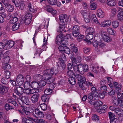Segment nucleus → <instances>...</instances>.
Wrapping results in <instances>:
<instances>
[{
	"label": "nucleus",
	"instance_id": "1",
	"mask_svg": "<svg viewBox=\"0 0 123 123\" xmlns=\"http://www.w3.org/2000/svg\"><path fill=\"white\" fill-rule=\"evenodd\" d=\"M58 68L56 67L50 69H47L45 70L43 72V76L40 74H36L35 76L36 79H41L43 77V79L46 80H48L51 78L53 75H55L58 72Z\"/></svg>",
	"mask_w": 123,
	"mask_h": 123
},
{
	"label": "nucleus",
	"instance_id": "2",
	"mask_svg": "<svg viewBox=\"0 0 123 123\" xmlns=\"http://www.w3.org/2000/svg\"><path fill=\"white\" fill-rule=\"evenodd\" d=\"M73 62V68L75 71L82 74L88 71V65L86 64L83 65L82 64L77 65L76 63Z\"/></svg>",
	"mask_w": 123,
	"mask_h": 123
},
{
	"label": "nucleus",
	"instance_id": "3",
	"mask_svg": "<svg viewBox=\"0 0 123 123\" xmlns=\"http://www.w3.org/2000/svg\"><path fill=\"white\" fill-rule=\"evenodd\" d=\"M3 43L5 45V48L6 49H11L14 45L15 43L13 41H8L6 39H4L3 40Z\"/></svg>",
	"mask_w": 123,
	"mask_h": 123
},
{
	"label": "nucleus",
	"instance_id": "4",
	"mask_svg": "<svg viewBox=\"0 0 123 123\" xmlns=\"http://www.w3.org/2000/svg\"><path fill=\"white\" fill-rule=\"evenodd\" d=\"M75 77L76 79L78 80V82L79 85L81 86L85 82L86 79L83 76L80 74H76Z\"/></svg>",
	"mask_w": 123,
	"mask_h": 123
},
{
	"label": "nucleus",
	"instance_id": "5",
	"mask_svg": "<svg viewBox=\"0 0 123 123\" xmlns=\"http://www.w3.org/2000/svg\"><path fill=\"white\" fill-rule=\"evenodd\" d=\"M34 112L36 115L34 114H33V117L36 118H42L44 117L43 113L40 111L38 107L36 108L34 110Z\"/></svg>",
	"mask_w": 123,
	"mask_h": 123
},
{
	"label": "nucleus",
	"instance_id": "6",
	"mask_svg": "<svg viewBox=\"0 0 123 123\" xmlns=\"http://www.w3.org/2000/svg\"><path fill=\"white\" fill-rule=\"evenodd\" d=\"M3 3L5 5L6 10L7 11L11 12L13 11L14 9L13 6L7 3L6 1L4 0L2 1Z\"/></svg>",
	"mask_w": 123,
	"mask_h": 123
},
{
	"label": "nucleus",
	"instance_id": "7",
	"mask_svg": "<svg viewBox=\"0 0 123 123\" xmlns=\"http://www.w3.org/2000/svg\"><path fill=\"white\" fill-rule=\"evenodd\" d=\"M24 89L23 88L20 86H17L14 89V92L19 96L22 95L24 93Z\"/></svg>",
	"mask_w": 123,
	"mask_h": 123
},
{
	"label": "nucleus",
	"instance_id": "8",
	"mask_svg": "<svg viewBox=\"0 0 123 123\" xmlns=\"http://www.w3.org/2000/svg\"><path fill=\"white\" fill-rule=\"evenodd\" d=\"M80 12L83 15L86 22L88 23L90 21V18L89 14L87 13L86 12L83 10H81Z\"/></svg>",
	"mask_w": 123,
	"mask_h": 123
},
{
	"label": "nucleus",
	"instance_id": "9",
	"mask_svg": "<svg viewBox=\"0 0 123 123\" xmlns=\"http://www.w3.org/2000/svg\"><path fill=\"white\" fill-rule=\"evenodd\" d=\"M80 28L78 25H75L73 28V35L76 37L80 33Z\"/></svg>",
	"mask_w": 123,
	"mask_h": 123
},
{
	"label": "nucleus",
	"instance_id": "10",
	"mask_svg": "<svg viewBox=\"0 0 123 123\" xmlns=\"http://www.w3.org/2000/svg\"><path fill=\"white\" fill-rule=\"evenodd\" d=\"M68 18L66 14L61 15L59 17L60 21L61 23L63 24L65 22L67 23Z\"/></svg>",
	"mask_w": 123,
	"mask_h": 123
},
{
	"label": "nucleus",
	"instance_id": "11",
	"mask_svg": "<svg viewBox=\"0 0 123 123\" xmlns=\"http://www.w3.org/2000/svg\"><path fill=\"white\" fill-rule=\"evenodd\" d=\"M39 94L36 93L33 94L31 98V99L32 103H35L38 101L39 97Z\"/></svg>",
	"mask_w": 123,
	"mask_h": 123
},
{
	"label": "nucleus",
	"instance_id": "12",
	"mask_svg": "<svg viewBox=\"0 0 123 123\" xmlns=\"http://www.w3.org/2000/svg\"><path fill=\"white\" fill-rule=\"evenodd\" d=\"M28 118V119H27L25 117H22V122L23 123H34L33 121L34 119L30 117Z\"/></svg>",
	"mask_w": 123,
	"mask_h": 123
},
{
	"label": "nucleus",
	"instance_id": "13",
	"mask_svg": "<svg viewBox=\"0 0 123 123\" xmlns=\"http://www.w3.org/2000/svg\"><path fill=\"white\" fill-rule=\"evenodd\" d=\"M16 81L18 85H21L24 81L23 76L21 74L18 75Z\"/></svg>",
	"mask_w": 123,
	"mask_h": 123
},
{
	"label": "nucleus",
	"instance_id": "14",
	"mask_svg": "<svg viewBox=\"0 0 123 123\" xmlns=\"http://www.w3.org/2000/svg\"><path fill=\"white\" fill-rule=\"evenodd\" d=\"M119 12L117 15V17L119 20H123V9L120 7L119 8Z\"/></svg>",
	"mask_w": 123,
	"mask_h": 123
},
{
	"label": "nucleus",
	"instance_id": "15",
	"mask_svg": "<svg viewBox=\"0 0 123 123\" xmlns=\"http://www.w3.org/2000/svg\"><path fill=\"white\" fill-rule=\"evenodd\" d=\"M71 59L72 62V64L73 65V62L76 63V62H80L81 60L82 59L81 57L77 55L76 57V58L74 56H72L71 57Z\"/></svg>",
	"mask_w": 123,
	"mask_h": 123
},
{
	"label": "nucleus",
	"instance_id": "16",
	"mask_svg": "<svg viewBox=\"0 0 123 123\" xmlns=\"http://www.w3.org/2000/svg\"><path fill=\"white\" fill-rule=\"evenodd\" d=\"M17 3L15 4V6L17 7H19V9L21 10H23L24 9L25 4L24 1L20 2L17 1Z\"/></svg>",
	"mask_w": 123,
	"mask_h": 123
},
{
	"label": "nucleus",
	"instance_id": "17",
	"mask_svg": "<svg viewBox=\"0 0 123 123\" xmlns=\"http://www.w3.org/2000/svg\"><path fill=\"white\" fill-rule=\"evenodd\" d=\"M63 37L62 33H60V34L56 37L55 41L56 44L58 45H60Z\"/></svg>",
	"mask_w": 123,
	"mask_h": 123
},
{
	"label": "nucleus",
	"instance_id": "18",
	"mask_svg": "<svg viewBox=\"0 0 123 123\" xmlns=\"http://www.w3.org/2000/svg\"><path fill=\"white\" fill-rule=\"evenodd\" d=\"M86 35L85 41L87 43L90 44L92 42L90 40H92L93 38V34H87Z\"/></svg>",
	"mask_w": 123,
	"mask_h": 123
},
{
	"label": "nucleus",
	"instance_id": "19",
	"mask_svg": "<svg viewBox=\"0 0 123 123\" xmlns=\"http://www.w3.org/2000/svg\"><path fill=\"white\" fill-rule=\"evenodd\" d=\"M70 48L73 53H74L76 55L78 54V49L74 44L72 43L70 45Z\"/></svg>",
	"mask_w": 123,
	"mask_h": 123
},
{
	"label": "nucleus",
	"instance_id": "20",
	"mask_svg": "<svg viewBox=\"0 0 123 123\" xmlns=\"http://www.w3.org/2000/svg\"><path fill=\"white\" fill-rule=\"evenodd\" d=\"M8 88L5 86H3L0 84V93L3 94L8 92Z\"/></svg>",
	"mask_w": 123,
	"mask_h": 123
},
{
	"label": "nucleus",
	"instance_id": "21",
	"mask_svg": "<svg viewBox=\"0 0 123 123\" xmlns=\"http://www.w3.org/2000/svg\"><path fill=\"white\" fill-rule=\"evenodd\" d=\"M27 6L29 10L31 12L34 13L37 11L36 9L33 7L30 3L28 2Z\"/></svg>",
	"mask_w": 123,
	"mask_h": 123
},
{
	"label": "nucleus",
	"instance_id": "22",
	"mask_svg": "<svg viewBox=\"0 0 123 123\" xmlns=\"http://www.w3.org/2000/svg\"><path fill=\"white\" fill-rule=\"evenodd\" d=\"M36 91L33 89H31L30 88L25 89L24 90V93L26 94L29 95L33 94L36 92Z\"/></svg>",
	"mask_w": 123,
	"mask_h": 123
},
{
	"label": "nucleus",
	"instance_id": "23",
	"mask_svg": "<svg viewBox=\"0 0 123 123\" xmlns=\"http://www.w3.org/2000/svg\"><path fill=\"white\" fill-rule=\"evenodd\" d=\"M65 26L64 25H61L57 28V31L60 33H62V31L64 32H65L66 31V30H65Z\"/></svg>",
	"mask_w": 123,
	"mask_h": 123
},
{
	"label": "nucleus",
	"instance_id": "24",
	"mask_svg": "<svg viewBox=\"0 0 123 123\" xmlns=\"http://www.w3.org/2000/svg\"><path fill=\"white\" fill-rule=\"evenodd\" d=\"M107 107L106 106H102V107H99L97 110L98 112L100 114H102L104 113L105 112V110L107 108Z\"/></svg>",
	"mask_w": 123,
	"mask_h": 123
},
{
	"label": "nucleus",
	"instance_id": "25",
	"mask_svg": "<svg viewBox=\"0 0 123 123\" xmlns=\"http://www.w3.org/2000/svg\"><path fill=\"white\" fill-rule=\"evenodd\" d=\"M97 13V15L100 18H102L104 16V14L101 9H98Z\"/></svg>",
	"mask_w": 123,
	"mask_h": 123
},
{
	"label": "nucleus",
	"instance_id": "26",
	"mask_svg": "<svg viewBox=\"0 0 123 123\" xmlns=\"http://www.w3.org/2000/svg\"><path fill=\"white\" fill-rule=\"evenodd\" d=\"M95 30L93 28L91 27H90L86 29L85 32L86 34H93L95 33Z\"/></svg>",
	"mask_w": 123,
	"mask_h": 123
},
{
	"label": "nucleus",
	"instance_id": "27",
	"mask_svg": "<svg viewBox=\"0 0 123 123\" xmlns=\"http://www.w3.org/2000/svg\"><path fill=\"white\" fill-rule=\"evenodd\" d=\"M103 39L105 41L110 42L112 41V38L110 37L107 36L105 34H102Z\"/></svg>",
	"mask_w": 123,
	"mask_h": 123
},
{
	"label": "nucleus",
	"instance_id": "28",
	"mask_svg": "<svg viewBox=\"0 0 123 123\" xmlns=\"http://www.w3.org/2000/svg\"><path fill=\"white\" fill-rule=\"evenodd\" d=\"M31 87L35 89L38 88L39 86V83L36 81L33 82L31 84Z\"/></svg>",
	"mask_w": 123,
	"mask_h": 123
},
{
	"label": "nucleus",
	"instance_id": "29",
	"mask_svg": "<svg viewBox=\"0 0 123 123\" xmlns=\"http://www.w3.org/2000/svg\"><path fill=\"white\" fill-rule=\"evenodd\" d=\"M121 90L120 89L116 91V93L117 94V98L118 99H121L123 98V93H121Z\"/></svg>",
	"mask_w": 123,
	"mask_h": 123
},
{
	"label": "nucleus",
	"instance_id": "30",
	"mask_svg": "<svg viewBox=\"0 0 123 123\" xmlns=\"http://www.w3.org/2000/svg\"><path fill=\"white\" fill-rule=\"evenodd\" d=\"M106 3L108 5L111 6H114L116 4L114 0H107Z\"/></svg>",
	"mask_w": 123,
	"mask_h": 123
},
{
	"label": "nucleus",
	"instance_id": "31",
	"mask_svg": "<svg viewBox=\"0 0 123 123\" xmlns=\"http://www.w3.org/2000/svg\"><path fill=\"white\" fill-rule=\"evenodd\" d=\"M114 87L115 88L116 90H118L120 89H121L122 87V86L120 84H118L117 82H113Z\"/></svg>",
	"mask_w": 123,
	"mask_h": 123
},
{
	"label": "nucleus",
	"instance_id": "32",
	"mask_svg": "<svg viewBox=\"0 0 123 123\" xmlns=\"http://www.w3.org/2000/svg\"><path fill=\"white\" fill-rule=\"evenodd\" d=\"M49 97L46 94L44 95L41 97V99L44 102H48L49 100Z\"/></svg>",
	"mask_w": 123,
	"mask_h": 123
},
{
	"label": "nucleus",
	"instance_id": "33",
	"mask_svg": "<svg viewBox=\"0 0 123 123\" xmlns=\"http://www.w3.org/2000/svg\"><path fill=\"white\" fill-rule=\"evenodd\" d=\"M4 58L3 59V64H7L9 62L10 60L9 57L7 55L6 56L4 57Z\"/></svg>",
	"mask_w": 123,
	"mask_h": 123
},
{
	"label": "nucleus",
	"instance_id": "34",
	"mask_svg": "<svg viewBox=\"0 0 123 123\" xmlns=\"http://www.w3.org/2000/svg\"><path fill=\"white\" fill-rule=\"evenodd\" d=\"M75 77H70L68 79V81L69 83L71 85H74L75 84L76 82L74 78Z\"/></svg>",
	"mask_w": 123,
	"mask_h": 123
},
{
	"label": "nucleus",
	"instance_id": "35",
	"mask_svg": "<svg viewBox=\"0 0 123 123\" xmlns=\"http://www.w3.org/2000/svg\"><path fill=\"white\" fill-rule=\"evenodd\" d=\"M20 24L19 23H17L14 25L12 27V30L13 31H15L18 29L20 27Z\"/></svg>",
	"mask_w": 123,
	"mask_h": 123
},
{
	"label": "nucleus",
	"instance_id": "36",
	"mask_svg": "<svg viewBox=\"0 0 123 123\" xmlns=\"http://www.w3.org/2000/svg\"><path fill=\"white\" fill-rule=\"evenodd\" d=\"M112 25L114 28H117L119 25V23L117 21H113L112 22Z\"/></svg>",
	"mask_w": 123,
	"mask_h": 123
},
{
	"label": "nucleus",
	"instance_id": "37",
	"mask_svg": "<svg viewBox=\"0 0 123 123\" xmlns=\"http://www.w3.org/2000/svg\"><path fill=\"white\" fill-rule=\"evenodd\" d=\"M115 112L117 114L119 115L123 113V111L119 108H117L115 109Z\"/></svg>",
	"mask_w": 123,
	"mask_h": 123
},
{
	"label": "nucleus",
	"instance_id": "38",
	"mask_svg": "<svg viewBox=\"0 0 123 123\" xmlns=\"http://www.w3.org/2000/svg\"><path fill=\"white\" fill-rule=\"evenodd\" d=\"M59 61L60 62H61L62 63L64 62V60H66V56L63 54H62L61 55V58H59Z\"/></svg>",
	"mask_w": 123,
	"mask_h": 123
},
{
	"label": "nucleus",
	"instance_id": "39",
	"mask_svg": "<svg viewBox=\"0 0 123 123\" xmlns=\"http://www.w3.org/2000/svg\"><path fill=\"white\" fill-rule=\"evenodd\" d=\"M11 68V66L7 64H3L2 65V68L5 70H8Z\"/></svg>",
	"mask_w": 123,
	"mask_h": 123
},
{
	"label": "nucleus",
	"instance_id": "40",
	"mask_svg": "<svg viewBox=\"0 0 123 123\" xmlns=\"http://www.w3.org/2000/svg\"><path fill=\"white\" fill-rule=\"evenodd\" d=\"M25 79L26 80V82L25 83V84L24 85V87L25 88V84L27 83V84H28V83L29 84V83L31 82V77L30 75H27L25 77Z\"/></svg>",
	"mask_w": 123,
	"mask_h": 123
},
{
	"label": "nucleus",
	"instance_id": "41",
	"mask_svg": "<svg viewBox=\"0 0 123 123\" xmlns=\"http://www.w3.org/2000/svg\"><path fill=\"white\" fill-rule=\"evenodd\" d=\"M67 71V75L68 76L70 77H75V75L74 74L73 72L71 70H68Z\"/></svg>",
	"mask_w": 123,
	"mask_h": 123
},
{
	"label": "nucleus",
	"instance_id": "42",
	"mask_svg": "<svg viewBox=\"0 0 123 123\" xmlns=\"http://www.w3.org/2000/svg\"><path fill=\"white\" fill-rule=\"evenodd\" d=\"M107 31L108 33L110 35H113L115 34V31L110 27H109L107 29Z\"/></svg>",
	"mask_w": 123,
	"mask_h": 123
},
{
	"label": "nucleus",
	"instance_id": "43",
	"mask_svg": "<svg viewBox=\"0 0 123 123\" xmlns=\"http://www.w3.org/2000/svg\"><path fill=\"white\" fill-rule=\"evenodd\" d=\"M105 21H103L102 19L100 20L98 22H97V24L99 25L101 27H105L104 24H105Z\"/></svg>",
	"mask_w": 123,
	"mask_h": 123
},
{
	"label": "nucleus",
	"instance_id": "44",
	"mask_svg": "<svg viewBox=\"0 0 123 123\" xmlns=\"http://www.w3.org/2000/svg\"><path fill=\"white\" fill-rule=\"evenodd\" d=\"M92 20L93 22L97 24V22H98L99 21L98 20L95 14H92Z\"/></svg>",
	"mask_w": 123,
	"mask_h": 123
},
{
	"label": "nucleus",
	"instance_id": "45",
	"mask_svg": "<svg viewBox=\"0 0 123 123\" xmlns=\"http://www.w3.org/2000/svg\"><path fill=\"white\" fill-rule=\"evenodd\" d=\"M49 4L51 5H55L57 4V0H47Z\"/></svg>",
	"mask_w": 123,
	"mask_h": 123
},
{
	"label": "nucleus",
	"instance_id": "46",
	"mask_svg": "<svg viewBox=\"0 0 123 123\" xmlns=\"http://www.w3.org/2000/svg\"><path fill=\"white\" fill-rule=\"evenodd\" d=\"M44 92L45 94L48 95L51 93L52 92V90L49 88H47L45 90Z\"/></svg>",
	"mask_w": 123,
	"mask_h": 123
},
{
	"label": "nucleus",
	"instance_id": "47",
	"mask_svg": "<svg viewBox=\"0 0 123 123\" xmlns=\"http://www.w3.org/2000/svg\"><path fill=\"white\" fill-rule=\"evenodd\" d=\"M7 79L5 77H3L0 80L1 82L3 84L7 85L8 83Z\"/></svg>",
	"mask_w": 123,
	"mask_h": 123
},
{
	"label": "nucleus",
	"instance_id": "48",
	"mask_svg": "<svg viewBox=\"0 0 123 123\" xmlns=\"http://www.w3.org/2000/svg\"><path fill=\"white\" fill-rule=\"evenodd\" d=\"M103 104V102L100 101H98L95 102L94 104V106L96 107H98L101 106Z\"/></svg>",
	"mask_w": 123,
	"mask_h": 123
},
{
	"label": "nucleus",
	"instance_id": "49",
	"mask_svg": "<svg viewBox=\"0 0 123 123\" xmlns=\"http://www.w3.org/2000/svg\"><path fill=\"white\" fill-rule=\"evenodd\" d=\"M22 111L25 114L28 116L30 115L31 114L30 112L29 111L27 110L26 108H23Z\"/></svg>",
	"mask_w": 123,
	"mask_h": 123
},
{
	"label": "nucleus",
	"instance_id": "50",
	"mask_svg": "<svg viewBox=\"0 0 123 123\" xmlns=\"http://www.w3.org/2000/svg\"><path fill=\"white\" fill-rule=\"evenodd\" d=\"M18 18L16 17L12 18L10 21V22L11 24H13L16 22L18 20Z\"/></svg>",
	"mask_w": 123,
	"mask_h": 123
},
{
	"label": "nucleus",
	"instance_id": "51",
	"mask_svg": "<svg viewBox=\"0 0 123 123\" xmlns=\"http://www.w3.org/2000/svg\"><path fill=\"white\" fill-rule=\"evenodd\" d=\"M31 19H28L27 18H25L24 22L25 24L26 25H29L31 21Z\"/></svg>",
	"mask_w": 123,
	"mask_h": 123
},
{
	"label": "nucleus",
	"instance_id": "52",
	"mask_svg": "<svg viewBox=\"0 0 123 123\" xmlns=\"http://www.w3.org/2000/svg\"><path fill=\"white\" fill-rule=\"evenodd\" d=\"M107 80L109 84L108 85L111 87V88L112 86L113 85L112 84V83L113 82V80L112 79L111 77H109L107 78Z\"/></svg>",
	"mask_w": 123,
	"mask_h": 123
},
{
	"label": "nucleus",
	"instance_id": "53",
	"mask_svg": "<svg viewBox=\"0 0 123 123\" xmlns=\"http://www.w3.org/2000/svg\"><path fill=\"white\" fill-rule=\"evenodd\" d=\"M5 45L3 43V40L2 43H0V51H2L3 49L6 50Z\"/></svg>",
	"mask_w": 123,
	"mask_h": 123
},
{
	"label": "nucleus",
	"instance_id": "54",
	"mask_svg": "<svg viewBox=\"0 0 123 123\" xmlns=\"http://www.w3.org/2000/svg\"><path fill=\"white\" fill-rule=\"evenodd\" d=\"M99 68V67L98 66H96L95 67H93L92 71L94 73H99V70H97V69H98Z\"/></svg>",
	"mask_w": 123,
	"mask_h": 123
},
{
	"label": "nucleus",
	"instance_id": "55",
	"mask_svg": "<svg viewBox=\"0 0 123 123\" xmlns=\"http://www.w3.org/2000/svg\"><path fill=\"white\" fill-rule=\"evenodd\" d=\"M92 119L93 120L95 121L99 120V117L96 114H94L92 116Z\"/></svg>",
	"mask_w": 123,
	"mask_h": 123
},
{
	"label": "nucleus",
	"instance_id": "56",
	"mask_svg": "<svg viewBox=\"0 0 123 123\" xmlns=\"http://www.w3.org/2000/svg\"><path fill=\"white\" fill-rule=\"evenodd\" d=\"M97 6V5L95 3H93L90 5V7L92 10H94L96 9Z\"/></svg>",
	"mask_w": 123,
	"mask_h": 123
},
{
	"label": "nucleus",
	"instance_id": "57",
	"mask_svg": "<svg viewBox=\"0 0 123 123\" xmlns=\"http://www.w3.org/2000/svg\"><path fill=\"white\" fill-rule=\"evenodd\" d=\"M40 106L42 109L43 111L46 110L47 109V105L44 103L40 104Z\"/></svg>",
	"mask_w": 123,
	"mask_h": 123
},
{
	"label": "nucleus",
	"instance_id": "58",
	"mask_svg": "<svg viewBox=\"0 0 123 123\" xmlns=\"http://www.w3.org/2000/svg\"><path fill=\"white\" fill-rule=\"evenodd\" d=\"M5 75L6 79H8L10 77V72L7 70L5 71Z\"/></svg>",
	"mask_w": 123,
	"mask_h": 123
},
{
	"label": "nucleus",
	"instance_id": "59",
	"mask_svg": "<svg viewBox=\"0 0 123 123\" xmlns=\"http://www.w3.org/2000/svg\"><path fill=\"white\" fill-rule=\"evenodd\" d=\"M70 50L68 48L67 46H65V48L63 53H65L68 54H69L70 53Z\"/></svg>",
	"mask_w": 123,
	"mask_h": 123
},
{
	"label": "nucleus",
	"instance_id": "60",
	"mask_svg": "<svg viewBox=\"0 0 123 123\" xmlns=\"http://www.w3.org/2000/svg\"><path fill=\"white\" fill-rule=\"evenodd\" d=\"M22 99L25 103L26 104H28V103L29 102V99L27 97H23Z\"/></svg>",
	"mask_w": 123,
	"mask_h": 123
},
{
	"label": "nucleus",
	"instance_id": "61",
	"mask_svg": "<svg viewBox=\"0 0 123 123\" xmlns=\"http://www.w3.org/2000/svg\"><path fill=\"white\" fill-rule=\"evenodd\" d=\"M32 14L29 12L27 13L25 17V18H27L28 19H32Z\"/></svg>",
	"mask_w": 123,
	"mask_h": 123
},
{
	"label": "nucleus",
	"instance_id": "62",
	"mask_svg": "<svg viewBox=\"0 0 123 123\" xmlns=\"http://www.w3.org/2000/svg\"><path fill=\"white\" fill-rule=\"evenodd\" d=\"M5 107V109L7 111L12 109V107L10 106V105L7 104H6Z\"/></svg>",
	"mask_w": 123,
	"mask_h": 123
},
{
	"label": "nucleus",
	"instance_id": "63",
	"mask_svg": "<svg viewBox=\"0 0 123 123\" xmlns=\"http://www.w3.org/2000/svg\"><path fill=\"white\" fill-rule=\"evenodd\" d=\"M93 97L94 99L98 100L99 99V94L98 92H95V94H93Z\"/></svg>",
	"mask_w": 123,
	"mask_h": 123
},
{
	"label": "nucleus",
	"instance_id": "64",
	"mask_svg": "<svg viewBox=\"0 0 123 123\" xmlns=\"http://www.w3.org/2000/svg\"><path fill=\"white\" fill-rule=\"evenodd\" d=\"M99 46L101 47H103L105 46V44L103 42L100 40L98 42Z\"/></svg>",
	"mask_w": 123,
	"mask_h": 123
}]
</instances>
